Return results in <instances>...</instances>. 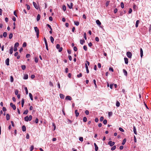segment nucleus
<instances>
[{"label":"nucleus","mask_w":151,"mask_h":151,"mask_svg":"<svg viewBox=\"0 0 151 151\" xmlns=\"http://www.w3.org/2000/svg\"><path fill=\"white\" fill-rule=\"evenodd\" d=\"M29 96L31 100L32 101L33 100V97H32V94L31 93H29Z\"/></svg>","instance_id":"obj_21"},{"label":"nucleus","mask_w":151,"mask_h":151,"mask_svg":"<svg viewBox=\"0 0 151 151\" xmlns=\"http://www.w3.org/2000/svg\"><path fill=\"white\" fill-rule=\"evenodd\" d=\"M109 2H110V1H108L106 2V6H108L109 5Z\"/></svg>","instance_id":"obj_48"},{"label":"nucleus","mask_w":151,"mask_h":151,"mask_svg":"<svg viewBox=\"0 0 151 151\" xmlns=\"http://www.w3.org/2000/svg\"><path fill=\"white\" fill-rule=\"evenodd\" d=\"M93 83L95 85V87L96 88L97 87V85H96V80L95 79H94L93 80Z\"/></svg>","instance_id":"obj_46"},{"label":"nucleus","mask_w":151,"mask_h":151,"mask_svg":"<svg viewBox=\"0 0 151 151\" xmlns=\"http://www.w3.org/2000/svg\"><path fill=\"white\" fill-rule=\"evenodd\" d=\"M13 37V34L12 33H10L9 35V38L10 39H11Z\"/></svg>","instance_id":"obj_32"},{"label":"nucleus","mask_w":151,"mask_h":151,"mask_svg":"<svg viewBox=\"0 0 151 151\" xmlns=\"http://www.w3.org/2000/svg\"><path fill=\"white\" fill-rule=\"evenodd\" d=\"M108 143V144L110 145V146H112L114 145L115 142H112V141H109Z\"/></svg>","instance_id":"obj_4"},{"label":"nucleus","mask_w":151,"mask_h":151,"mask_svg":"<svg viewBox=\"0 0 151 151\" xmlns=\"http://www.w3.org/2000/svg\"><path fill=\"white\" fill-rule=\"evenodd\" d=\"M19 45V43L18 42H16L14 45V47H18Z\"/></svg>","instance_id":"obj_29"},{"label":"nucleus","mask_w":151,"mask_h":151,"mask_svg":"<svg viewBox=\"0 0 151 151\" xmlns=\"http://www.w3.org/2000/svg\"><path fill=\"white\" fill-rule=\"evenodd\" d=\"M47 26L49 28H50V29L51 30H52V29L51 28V26H50V25L49 24H47Z\"/></svg>","instance_id":"obj_54"},{"label":"nucleus","mask_w":151,"mask_h":151,"mask_svg":"<svg viewBox=\"0 0 151 151\" xmlns=\"http://www.w3.org/2000/svg\"><path fill=\"white\" fill-rule=\"evenodd\" d=\"M85 113L86 115H88L89 114V112L88 110H86L85 111Z\"/></svg>","instance_id":"obj_49"},{"label":"nucleus","mask_w":151,"mask_h":151,"mask_svg":"<svg viewBox=\"0 0 151 151\" xmlns=\"http://www.w3.org/2000/svg\"><path fill=\"white\" fill-rule=\"evenodd\" d=\"M34 149V146L33 145L31 146L30 148V151H32Z\"/></svg>","instance_id":"obj_55"},{"label":"nucleus","mask_w":151,"mask_h":151,"mask_svg":"<svg viewBox=\"0 0 151 151\" xmlns=\"http://www.w3.org/2000/svg\"><path fill=\"white\" fill-rule=\"evenodd\" d=\"M32 118V116L31 115H30L29 117L27 116L24 117V120L26 122H28V121H30Z\"/></svg>","instance_id":"obj_1"},{"label":"nucleus","mask_w":151,"mask_h":151,"mask_svg":"<svg viewBox=\"0 0 151 151\" xmlns=\"http://www.w3.org/2000/svg\"><path fill=\"white\" fill-rule=\"evenodd\" d=\"M10 118V116L9 114L6 115V119L7 120H9Z\"/></svg>","instance_id":"obj_14"},{"label":"nucleus","mask_w":151,"mask_h":151,"mask_svg":"<svg viewBox=\"0 0 151 151\" xmlns=\"http://www.w3.org/2000/svg\"><path fill=\"white\" fill-rule=\"evenodd\" d=\"M82 74L81 73H79V74L77 75V77L78 78H80V77H82Z\"/></svg>","instance_id":"obj_38"},{"label":"nucleus","mask_w":151,"mask_h":151,"mask_svg":"<svg viewBox=\"0 0 151 151\" xmlns=\"http://www.w3.org/2000/svg\"><path fill=\"white\" fill-rule=\"evenodd\" d=\"M139 22V20H137V21L135 24V26L136 27H138Z\"/></svg>","instance_id":"obj_15"},{"label":"nucleus","mask_w":151,"mask_h":151,"mask_svg":"<svg viewBox=\"0 0 151 151\" xmlns=\"http://www.w3.org/2000/svg\"><path fill=\"white\" fill-rule=\"evenodd\" d=\"M74 23L75 24L76 26H78L79 24V22L78 21H75Z\"/></svg>","instance_id":"obj_27"},{"label":"nucleus","mask_w":151,"mask_h":151,"mask_svg":"<svg viewBox=\"0 0 151 151\" xmlns=\"http://www.w3.org/2000/svg\"><path fill=\"white\" fill-rule=\"evenodd\" d=\"M13 48L12 47L9 50V53L10 54H12L13 53Z\"/></svg>","instance_id":"obj_25"},{"label":"nucleus","mask_w":151,"mask_h":151,"mask_svg":"<svg viewBox=\"0 0 151 151\" xmlns=\"http://www.w3.org/2000/svg\"><path fill=\"white\" fill-rule=\"evenodd\" d=\"M56 47L57 49H58L60 47V45L58 44H57L56 46Z\"/></svg>","instance_id":"obj_63"},{"label":"nucleus","mask_w":151,"mask_h":151,"mask_svg":"<svg viewBox=\"0 0 151 151\" xmlns=\"http://www.w3.org/2000/svg\"><path fill=\"white\" fill-rule=\"evenodd\" d=\"M35 62L37 63L38 62V59L37 58H35Z\"/></svg>","instance_id":"obj_56"},{"label":"nucleus","mask_w":151,"mask_h":151,"mask_svg":"<svg viewBox=\"0 0 151 151\" xmlns=\"http://www.w3.org/2000/svg\"><path fill=\"white\" fill-rule=\"evenodd\" d=\"M24 102V99H22V107H23Z\"/></svg>","instance_id":"obj_26"},{"label":"nucleus","mask_w":151,"mask_h":151,"mask_svg":"<svg viewBox=\"0 0 151 151\" xmlns=\"http://www.w3.org/2000/svg\"><path fill=\"white\" fill-rule=\"evenodd\" d=\"M85 41L84 40H81L80 41V43L81 45H83V43L85 42Z\"/></svg>","instance_id":"obj_23"},{"label":"nucleus","mask_w":151,"mask_h":151,"mask_svg":"<svg viewBox=\"0 0 151 151\" xmlns=\"http://www.w3.org/2000/svg\"><path fill=\"white\" fill-rule=\"evenodd\" d=\"M104 117L103 116H101L100 118V121L101 122L102 121L104 120Z\"/></svg>","instance_id":"obj_62"},{"label":"nucleus","mask_w":151,"mask_h":151,"mask_svg":"<svg viewBox=\"0 0 151 151\" xmlns=\"http://www.w3.org/2000/svg\"><path fill=\"white\" fill-rule=\"evenodd\" d=\"M15 94L16 95H17L18 93V90L16 89L15 90Z\"/></svg>","instance_id":"obj_41"},{"label":"nucleus","mask_w":151,"mask_h":151,"mask_svg":"<svg viewBox=\"0 0 151 151\" xmlns=\"http://www.w3.org/2000/svg\"><path fill=\"white\" fill-rule=\"evenodd\" d=\"M119 130L122 132H124V130L121 127H119Z\"/></svg>","instance_id":"obj_47"},{"label":"nucleus","mask_w":151,"mask_h":151,"mask_svg":"<svg viewBox=\"0 0 151 151\" xmlns=\"http://www.w3.org/2000/svg\"><path fill=\"white\" fill-rule=\"evenodd\" d=\"M52 126L53 127H54V130H55L56 128V126L55 124L54 123H52Z\"/></svg>","instance_id":"obj_50"},{"label":"nucleus","mask_w":151,"mask_h":151,"mask_svg":"<svg viewBox=\"0 0 151 151\" xmlns=\"http://www.w3.org/2000/svg\"><path fill=\"white\" fill-rule=\"evenodd\" d=\"M84 37L85 39L86 40L87 39V38H86V34L85 32L84 34Z\"/></svg>","instance_id":"obj_60"},{"label":"nucleus","mask_w":151,"mask_h":151,"mask_svg":"<svg viewBox=\"0 0 151 151\" xmlns=\"http://www.w3.org/2000/svg\"><path fill=\"white\" fill-rule=\"evenodd\" d=\"M87 118L86 117H83V122H86L87 121Z\"/></svg>","instance_id":"obj_37"},{"label":"nucleus","mask_w":151,"mask_h":151,"mask_svg":"<svg viewBox=\"0 0 151 151\" xmlns=\"http://www.w3.org/2000/svg\"><path fill=\"white\" fill-rule=\"evenodd\" d=\"M124 60L125 61V63L126 64H127L128 63V59L127 58H124Z\"/></svg>","instance_id":"obj_12"},{"label":"nucleus","mask_w":151,"mask_h":151,"mask_svg":"<svg viewBox=\"0 0 151 151\" xmlns=\"http://www.w3.org/2000/svg\"><path fill=\"white\" fill-rule=\"evenodd\" d=\"M132 9L131 8H130L129 9L128 12L129 14H130L132 13Z\"/></svg>","instance_id":"obj_61"},{"label":"nucleus","mask_w":151,"mask_h":151,"mask_svg":"<svg viewBox=\"0 0 151 151\" xmlns=\"http://www.w3.org/2000/svg\"><path fill=\"white\" fill-rule=\"evenodd\" d=\"M50 40L51 41V42L52 43H53V42L54 41V38H53V37L52 36H51L50 37Z\"/></svg>","instance_id":"obj_22"},{"label":"nucleus","mask_w":151,"mask_h":151,"mask_svg":"<svg viewBox=\"0 0 151 151\" xmlns=\"http://www.w3.org/2000/svg\"><path fill=\"white\" fill-rule=\"evenodd\" d=\"M123 72L125 76H127V72L126 70L124 69Z\"/></svg>","instance_id":"obj_9"},{"label":"nucleus","mask_w":151,"mask_h":151,"mask_svg":"<svg viewBox=\"0 0 151 151\" xmlns=\"http://www.w3.org/2000/svg\"><path fill=\"white\" fill-rule=\"evenodd\" d=\"M107 120L106 119H105L103 121V123L104 124H106L107 123Z\"/></svg>","instance_id":"obj_40"},{"label":"nucleus","mask_w":151,"mask_h":151,"mask_svg":"<svg viewBox=\"0 0 151 151\" xmlns=\"http://www.w3.org/2000/svg\"><path fill=\"white\" fill-rule=\"evenodd\" d=\"M121 6L122 8H123L124 7V5L123 2H122L121 3Z\"/></svg>","instance_id":"obj_33"},{"label":"nucleus","mask_w":151,"mask_h":151,"mask_svg":"<svg viewBox=\"0 0 151 151\" xmlns=\"http://www.w3.org/2000/svg\"><path fill=\"white\" fill-rule=\"evenodd\" d=\"M83 48L84 50L85 51H87V48L86 46L84 45L83 47Z\"/></svg>","instance_id":"obj_42"},{"label":"nucleus","mask_w":151,"mask_h":151,"mask_svg":"<svg viewBox=\"0 0 151 151\" xmlns=\"http://www.w3.org/2000/svg\"><path fill=\"white\" fill-rule=\"evenodd\" d=\"M27 46V43L26 42H24L23 44V47H25Z\"/></svg>","instance_id":"obj_52"},{"label":"nucleus","mask_w":151,"mask_h":151,"mask_svg":"<svg viewBox=\"0 0 151 151\" xmlns=\"http://www.w3.org/2000/svg\"><path fill=\"white\" fill-rule=\"evenodd\" d=\"M75 114H76V116L78 117L79 115V113L78 112V110H76L75 111Z\"/></svg>","instance_id":"obj_13"},{"label":"nucleus","mask_w":151,"mask_h":151,"mask_svg":"<svg viewBox=\"0 0 151 151\" xmlns=\"http://www.w3.org/2000/svg\"><path fill=\"white\" fill-rule=\"evenodd\" d=\"M68 6L69 9H72V7L73 6V3H70V5H69L68 4Z\"/></svg>","instance_id":"obj_17"},{"label":"nucleus","mask_w":151,"mask_h":151,"mask_svg":"<svg viewBox=\"0 0 151 151\" xmlns=\"http://www.w3.org/2000/svg\"><path fill=\"white\" fill-rule=\"evenodd\" d=\"M49 85H50V86H53V84L51 81H50L49 82Z\"/></svg>","instance_id":"obj_57"},{"label":"nucleus","mask_w":151,"mask_h":151,"mask_svg":"<svg viewBox=\"0 0 151 151\" xmlns=\"http://www.w3.org/2000/svg\"><path fill=\"white\" fill-rule=\"evenodd\" d=\"M79 140L81 142H83V138L82 137H80L79 138Z\"/></svg>","instance_id":"obj_45"},{"label":"nucleus","mask_w":151,"mask_h":151,"mask_svg":"<svg viewBox=\"0 0 151 151\" xmlns=\"http://www.w3.org/2000/svg\"><path fill=\"white\" fill-rule=\"evenodd\" d=\"M63 9L64 11H65L66 9V7L65 5H63Z\"/></svg>","instance_id":"obj_44"},{"label":"nucleus","mask_w":151,"mask_h":151,"mask_svg":"<svg viewBox=\"0 0 151 151\" xmlns=\"http://www.w3.org/2000/svg\"><path fill=\"white\" fill-rule=\"evenodd\" d=\"M21 67L23 70H25L26 68V66L24 65H22Z\"/></svg>","instance_id":"obj_30"},{"label":"nucleus","mask_w":151,"mask_h":151,"mask_svg":"<svg viewBox=\"0 0 151 151\" xmlns=\"http://www.w3.org/2000/svg\"><path fill=\"white\" fill-rule=\"evenodd\" d=\"M118 11V9L117 8L115 9L114 10V12L115 14Z\"/></svg>","instance_id":"obj_59"},{"label":"nucleus","mask_w":151,"mask_h":151,"mask_svg":"<svg viewBox=\"0 0 151 151\" xmlns=\"http://www.w3.org/2000/svg\"><path fill=\"white\" fill-rule=\"evenodd\" d=\"M40 16L39 14H38L37 15V21H39L40 20Z\"/></svg>","instance_id":"obj_19"},{"label":"nucleus","mask_w":151,"mask_h":151,"mask_svg":"<svg viewBox=\"0 0 151 151\" xmlns=\"http://www.w3.org/2000/svg\"><path fill=\"white\" fill-rule=\"evenodd\" d=\"M35 31L36 33L37 37V38H38L39 34V31L38 28L37 27H34Z\"/></svg>","instance_id":"obj_2"},{"label":"nucleus","mask_w":151,"mask_h":151,"mask_svg":"<svg viewBox=\"0 0 151 151\" xmlns=\"http://www.w3.org/2000/svg\"><path fill=\"white\" fill-rule=\"evenodd\" d=\"M127 56L129 58H131L132 57V53L130 52H128L127 53Z\"/></svg>","instance_id":"obj_3"},{"label":"nucleus","mask_w":151,"mask_h":151,"mask_svg":"<svg viewBox=\"0 0 151 151\" xmlns=\"http://www.w3.org/2000/svg\"><path fill=\"white\" fill-rule=\"evenodd\" d=\"M116 106L118 107L120 106V103L118 101H117L116 103Z\"/></svg>","instance_id":"obj_28"},{"label":"nucleus","mask_w":151,"mask_h":151,"mask_svg":"<svg viewBox=\"0 0 151 151\" xmlns=\"http://www.w3.org/2000/svg\"><path fill=\"white\" fill-rule=\"evenodd\" d=\"M60 97L61 99H64L65 97L64 95L63 94L61 93L60 94Z\"/></svg>","instance_id":"obj_16"},{"label":"nucleus","mask_w":151,"mask_h":151,"mask_svg":"<svg viewBox=\"0 0 151 151\" xmlns=\"http://www.w3.org/2000/svg\"><path fill=\"white\" fill-rule=\"evenodd\" d=\"M140 56L142 58L143 56V51L142 48L140 49Z\"/></svg>","instance_id":"obj_10"},{"label":"nucleus","mask_w":151,"mask_h":151,"mask_svg":"<svg viewBox=\"0 0 151 151\" xmlns=\"http://www.w3.org/2000/svg\"><path fill=\"white\" fill-rule=\"evenodd\" d=\"M116 148V146H113L111 148V150H115Z\"/></svg>","instance_id":"obj_43"},{"label":"nucleus","mask_w":151,"mask_h":151,"mask_svg":"<svg viewBox=\"0 0 151 151\" xmlns=\"http://www.w3.org/2000/svg\"><path fill=\"white\" fill-rule=\"evenodd\" d=\"M126 142V139H124L123 140V141L122 143V145H124L125 143Z\"/></svg>","instance_id":"obj_34"},{"label":"nucleus","mask_w":151,"mask_h":151,"mask_svg":"<svg viewBox=\"0 0 151 151\" xmlns=\"http://www.w3.org/2000/svg\"><path fill=\"white\" fill-rule=\"evenodd\" d=\"M96 24L98 25H100L101 24V22L99 20H97L96 21Z\"/></svg>","instance_id":"obj_18"},{"label":"nucleus","mask_w":151,"mask_h":151,"mask_svg":"<svg viewBox=\"0 0 151 151\" xmlns=\"http://www.w3.org/2000/svg\"><path fill=\"white\" fill-rule=\"evenodd\" d=\"M7 35V34L6 32H4L3 34V36L4 37H6Z\"/></svg>","instance_id":"obj_35"},{"label":"nucleus","mask_w":151,"mask_h":151,"mask_svg":"<svg viewBox=\"0 0 151 151\" xmlns=\"http://www.w3.org/2000/svg\"><path fill=\"white\" fill-rule=\"evenodd\" d=\"M133 131L134 134H137V132L136 131V127L135 126H134L133 127Z\"/></svg>","instance_id":"obj_11"},{"label":"nucleus","mask_w":151,"mask_h":151,"mask_svg":"<svg viewBox=\"0 0 151 151\" xmlns=\"http://www.w3.org/2000/svg\"><path fill=\"white\" fill-rule=\"evenodd\" d=\"M28 110H25L24 113H23V114H28Z\"/></svg>","instance_id":"obj_31"},{"label":"nucleus","mask_w":151,"mask_h":151,"mask_svg":"<svg viewBox=\"0 0 151 151\" xmlns=\"http://www.w3.org/2000/svg\"><path fill=\"white\" fill-rule=\"evenodd\" d=\"M26 5L27 6V9L28 10H29L30 9V6L29 5H27V4H26Z\"/></svg>","instance_id":"obj_53"},{"label":"nucleus","mask_w":151,"mask_h":151,"mask_svg":"<svg viewBox=\"0 0 151 151\" xmlns=\"http://www.w3.org/2000/svg\"><path fill=\"white\" fill-rule=\"evenodd\" d=\"M33 3L35 8L37 9H38L39 8V6L37 5L36 3L34 2H33Z\"/></svg>","instance_id":"obj_6"},{"label":"nucleus","mask_w":151,"mask_h":151,"mask_svg":"<svg viewBox=\"0 0 151 151\" xmlns=\"http://www.w3.org/2000/svg\"><path fill=\"white\" fill-rule=\"evenodd\" d=\"M23 78L24 79H27L28 78V75L27 74H25L24 75Z\"/></svg>","instance_id":"obj_20"},{"label":"nucleus","mask_w":151,"mask_h":151,"mask_svg":"<svg viewBox=\"0 0 151 151\" xmlns=\"http://www.w3.org/2000/svg\"><path fill=\"white\" fill-rule=\"evenodd\" d=\"M14 81V78L12 76H10V81L11 82H13Z\"/></svg>","instance_id":"obj_36"},{"label":"nucleus","mask_w":151,"mask_h":151,"mask_svg":"<svg viewBox=\"0 0 151 151\" xmlns=\"http://www.w3.org/2000/svg\"><path fill=\"white\" fill-rule=\"evenodd\" d=\"M58 51L59 52H61L63 50V48L62 47H60Z\"/></svg>","instance_id":"obj_58"},{"label":"nucleus","mask_w":151,"mask_h":151,"mask_svg":"<svg viewBox=\"0 0 151 151\" xmlns=\"http://www.w3.org/2000/svg\"><path fill=\"white\" fill-rule=\"evenodd\" d=\"M66 100H71L72 99V98L70 96H67L65 98Z\"/></svg>","instance_id":"obj_8"},{"label":"nucleus","mask_w":151,"mask_h":151,"mask_svg":"<svg viewBox=\"0 0 151 151\" xmlns=\"http://www.w3.org/2000/svg\"><path fill=\"white\" fill-rule=\"evenodd\" d=\"M22 130L23 132L25 131L26 130V128L25 126H23L22 127Z\"/></svg>","instance_id":"obj_24"},{"label":"nucleus","mask_w":151,"mask_h":151,"mask_svg":"<svg viewBox=\"0 0 151 151\" xmlns=\"http://www.w3.org/2000/svg\"><path fill=\"white\" fill-rule=\"evenodd\" d=\"M24 89L26 91V94H27L28 93V91L27 88L26 87H25L24 88Z\"/></svg>","instance_id":"obj_39"},{"label":"nucleus","mask_w":151,"mask_h":151,"mask_svg":"<svg viewBox=\"0 0 151 151\" xmlns=\"http://www.w3.org/2000/svg\"><path fill=\"white\" fill-rule=\"evenodd\" d=\"M9 58H7L5 60V63L7 65H9Z\"/></svg>","instance_id":"obj_7"},{"label":"nucleus","mask_w":151,"mask_h":151,"mask_svg":"<svg viewBox=\"0 0 151 151\" xmlns=\"http://www.w3.org/2000/svg\"><path fill=\"white\" fill-rule=\"evenodd\" d=\"M73 50L75 51H76L77 50V48L76 47H74Z\"/></svg>","instance_id":"obj_64"},{"label":"nucleus","mask_w":151,"mask_h":151,"mask_svg":"<svg viewBox=\"0 0 151 151\" xmlns=\"http://www.w3.org/2000/svg\"><path fill=\"white\" fill-rule=\"evenodd\" d=\"M30 55L29 54H27L26 55V58H29L30 57Z\"/></svg>","instance_id":"obj_51"},{"label":"nucleus","mask_w":151,"mask_h":151,"mask_svg":"<svg viewBox=\"0 0 151 151\" xmlns=\"http://www.w3.org/2000/svg\"><path fill=\"white\" fill-rule=\"evenodd\" d=\"M10 106L13 108L14 110H15L16 109V106L14 104H13L12 103H11L10 104Z\"/></svg>","instance_id":"obj_5"}]
</instances>
